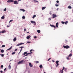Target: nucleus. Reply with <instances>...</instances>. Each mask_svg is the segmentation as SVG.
I'll list each match as a JSON object with an SVG mask.
<instances>
[{
	"label": "nucleus",
	"instance_id": "nucleus-1",
	"mask_svg": "<svg viewBox=\"0 0 73 73\" xmlns=\"http://www.w3.org/2000/svg\"><path fill=\"white\" fill-rule=\"evenodd\" d=\"M23 62H25V61L24 60H23L21 61H19L17 62V64H22Z\"/></svg>",
	"mask_w": 73,
	"mask_h": 73
},
{
	"label": "nucleus",
	"instance_id": "nucleus-2",
	"mask_svg": "<svg viewBox=\"0 0 73 73\" xmlns=\"http://www.w3.org/2000/svg\"><path fill=\"white\" fill-rule=\"evenodd\" d=\"M63 47L65 48H66V49H68L70 47L68 45H67L66 46H65V45H63Z\"/></svg>",
	"mask_w": 73,
	"mask_h": 73
},
{
	"label": "nucleus",
	"instance_id": "nucleus-3",
	"mask_svg": "<svg viewBox=\"0 0 73 73\" xmlns=\"http://www.w3.org/2000/svg\"><path fill=\"white\" fill-rule=\"evenodd\" d=\"M58 15H56V14H53L52 15V19H54L55 17H57Z\"/></svg>",
	"mask_w": 73,
	"mask_h": 73
},
{
	"label": "nucleus",
	"instance_id": "nucleus-4",
	"mask_svg": "<svg viewBox=\"0 0 73 73\" xmlns=\"http://www.w3.org/2000/svg\"><path fill=\"white\" fill-rule=\"evenodd\" d=\"M65 69L64 67H63V68L62 70H60V73H63V70Z\"/></svg>",
	"mask_w": 73,
	"mask_h": 73
},
{
	"label": "nucleus",
	"instance_id": "nucleus-5",
	"mask_svg": "<svg viewBox=\"0 0 73 73\" xmlns=\"http://www.w3.org/2000/svg\"><path fill=\"white\" fill-rule=\"evenodd\" d=\"M14 2V1L12 0H8V1H7V2L8 3L13 2Z\"/></svg>",
	"mask_w": 73,
	"mask_h": 73
},
{
	"label": "nucleus",
	"instance_id": "nucleus-6",
	"mask_svg": "<svg viewBox=\"0 0 73 73\" xmlns=\"http://www.w3.org/2000/svg\"><path fill=\"white\" fill-rule=\"evenodd\" d=\"M24 44V43H20V44H17V45H16V46H20V45H22V44Z\"/></svg>",
	"mask_w": 73,
	"mask_h": 73
},
{
	"label": "nucleus",
	"instance_id": "nucleus-7",
	"mask_svg": "<svg viewBox=\"0 0 73 73\" xmlns=\"http://www.w3.org/2000/svg\"><path fill=\"white\" fill-rule=\"evenodd\" d=\"M50 25L51 27H53L54 28H56V26L54 25H51V24H50Z\"/></svg>",
	"mask_w": 73,
	"mask_h": 73
},
{
	"label": "nucleus",
	"instance_id": "nucleus-8",
	"mask_svg": "<svg viewBox=\"0 0 73 73\" xmlns=\"http://www.w3.org/2000/svg\"><path fill=\"white\" fill-rule=\"evenodd\" d=\"M14 4H15V5L18 4V3L17 2V1H15L14 2Z\"/></svg>",
	"mask_w": 73,
	"mask_h": 73
},
{
	"label": "nucleus",
	"instance_id": "nucleus-9",
	"mask_svg": "<svg viewBox=\"0 0 73 73\" xmlns=\"http://www.w3.org/2000/svg\"><path fill=\"white\" fill-rule=\"evenodd\" d=\"M29 66L30 67H32L33 66V65L31 64V63L29 62Z\"/></svg>",
	"mask_w": 73,
	"mask_h": 73
},
{
	"label": "nucleus",
	"instance_id": "nucleus-10",
	"mask_svg": "<svg viewBox=\"0 0 73 73\" xmlns=\"http://www.w3.org/2000/svg\"><path fill=\"white\" fill-rule=\"evenodd\" d=\"M58 23L57 22V23L56 24V28L58 27Z\"/></svg>",
	"mask_w": 73,
	"mask_h": 73
},
{
	"label": "nucleus",
	"instance_id": "nucleus-11",
	"mask_svg": "<svg viewBox=\"0 0 73 73\" xmlns=\"http://www.w3.org/2000/svg\"><path fill=\"white\" fill-rule=\"evenodd\" d=\"M6 32V31L5 30H4L3 31H2V32H1L2 33H3Z\"/></svg>",
	"mask_w": 73,
	"mask_h": 73
},
{
	"label": "nucleus",
	"instance_id": "nucleus-12",
	"mask_svg": "<svg viewBox=\"0 0 73 73\" xmlns=\"http://www.w3.org/2000/svg\"><path fill=\"white\" fill-rule=\"evenodd\" d=\"M31 22L33 24H34L35 23V21H31Z\"/></svg>",
	"mask_w": 73,
	"mask_h": 73
},
{
	"label": "nucleus",
	"instance_id": "nucleus-13",
	"mask_svg": "<svg viewBox=\"0 0 73 73\" xmlns=\"http://www.w3.org/2000/svg\"><path fill=\"white\" fill-rule=\"evenodd\" d=\"M5 15H3V16H2V17H1V19H5Z\"/></svg>",
	"mask_w": 73,
	"mask_h": 73
},
{
	"label": "nucleus",
	"instance_id": "nucleus-14",
	"mask_svg": "<svg viewBox=\"0 0 73 73\" xmlns=\"http://www.w3.org/2000/svg\"><path fill=\"white\" fill-rule=\"evenodd\" d=\"M1 52L2 53H3L4 52V50L3 49L1 50Z\"/></svg>",
	"mask_w": 73,
	"mask_h": 73
},
{
	"label": "nucleus",
	"instance_id": "nucleus-15",
	"mask_svg": "<svg viewBox=\"0 0 73 73\" xmlns=\"http://www.w3.org/2000/svg\"><path fill=\"white\" fill-rule=\"evenodd\" d=\"M68 8L69 9H71L72 8L70 5L68 6Z\"/></svg>",
	"mask_w": 73,
	"mask_h": 73
},
{
	"label": "nucleus",
	"instance_id": "nucleus-16",
	"mask_svg": "<svg viewBox=\"0 0 73 73\" xmlns=\"http://www.w3.org/2000/svg\"><path fill=\"white\" fill-rule=\"evenodd\" d=\"M36 17V15H33V16L32 17V18L33 19H34L35 17Z\"/></svg>",
	"mask_w": 73,
	"mask_h": 73
},
{
	"label": "nucleus",
	"instance_id": "nucleus-17",
	"mask_svg": "<svg viewBox=\"0 0 73 73\" xmlns=\"http://www.w3.org/2000/svg\"><path fill=\"white\" fill-rule=\"evenodd\" d=\"M46 7H42V10H44V9H46Z\"/></svg>",
	"mask_w": 73,
	"mask_h": 73
},
{
	"label": "nucleus",
	"instance_id": "nucleus-18",
	"mask_svg": "<svg viewBox=\"0 0 73 73\" xmlns=\"http://www.w3.org/2000/svg\"><path fill=\"white\" fill-rule=\"evenodd\" d=\"M27 39H29L30 38V37L29 36H28L26 37Z\"/></svg>",
	"mask_w": 73,
	"mask_h": 73
},
{
	"label": "nucleus",
	"instance_id": "nucleus-19",
	"mask_svg": "<svg viewBox=\"0 0 73 73\" xmlns=\"http://www.w3.org/2000/svg\"><path fill=\"white\" fill-rule=\"evenodd\" d=\"M37 32L38 33H40V30H38L37 31Z\"/></svg>",
	"mask_w": 73,
	"mask_h": 73
},
{
	"label": "nucleus",
	"instance_id": "nucleus-20",
	"mask_svg": "<svg viewBox=\"0 0 73 73\" xmlns=\"http://www.w3.org/2000/svg\"><path fill=\"white\" fill-rule=\"evenodd\" d=\"M17 39L16 38V37H15L13 39V41H15Z\"/></svg>",
	"mask_w": 73,
	"mask_h": 73
},
{
	"label": "nucleus",
	"instance_id": "nucleus-21",
	"mask_svg": "<svg viewBox=\"0 0 73 73\" xmlns=\"http://www.w3.org/2000/svg\"><path fill=\"white\" fill-rule=\"evenodd\" d=\"M27 54V52H25L23 53V55H25Z\"/></svg>",
	"mask_w": 73,
	"mask_h": 73
},
{
	"label": "nucleus",
	"instance_id": "nucleus-22",
	"mask_svg": "<svg viewBox=\"0 0 73 73\" xmlns=\"http://www.w3.org/2000/svg\"><path fill=\"white\" fill-rule=\"evenodd\" d=\"M9 69H11V65H9Z\"/></svg>",
	"mask_w": 73,
	"mask_h": 73
},
{
	"label": "nucleus",
	"instance_id": "nucleus-23",
	"mask_svg": "<svg viewBox=\"0 0 73 73\" xmlns=\"http://www.w3.org/2000/svg\"><path fill=\"white\" fill-rule=\"evenodd\" d=\"M39 67L40 68H42V65H40L39 66Z\"/></svg>",
	"mask_w": 73,
	"mask_h": 73
},
{
	"label": "nucleus",
	"instance_id": "nucleus-24",
	"mask_svg": "<svg viewBox=\"0 0 73 73\" xmlns=\"http://www.w3.org/2000/svg\"><path fill=\"white\" fill-rule=\"evenodd\" d=\"M12 46H11V47H10V48L7 49V50H9L11 49H12Z\"/></svg>",
	"mask_w": 73,
	"mask_h": 73
},
{
	"label": "nucleus",
	"instance_id": "nucleus-25",
	"mask_svg": "<svg viewBox=\"0 0 73 73\" xmlns=\"http://www.w3.org/2000/svg\"><path fill=\"white\" fill-rule=\"evenodd\" d=\"M59 61L58 60H57L56 61V64H58V62H59Z\"/></svg>",
	"mask_w": 73,
	"mask_h": 73
},
{
	"label": "nucleus",
	"instance_id": "nucleus-26",
	"mask_svg": "<svg viewBox=\"0 0 73 73\" xmlns=\"http://www.w3.org/2000/svg\"><path fill=\"white\" fill-rule=\"evenodd\" d=\"M68 23V21H66L65 23V24L66 25H67V24Z\"/></svg>",
	"mask_w": 73,
	"mask_h": 73
},
{
	"label": "nucleus",
	"instance_id": "nucleus-27",
	"mask_svg": "<svg viewBox=\"0 0 73 73\" xmlns=\"http://www.w3.org/2000/svg\"><path fill=\"white\" fill-rule=\"evenodd\" d=\"M24 48V46H21L20 47V48H21V50H22V48Z\"/></svg>",
	"mask_w": 73,
	"mask_h": 73
},
{
	"label": "nucleus",
	"instance_id": "nucleus-28",
	"mask_svg": "<svg viewBox=\"0 0 73 73\" xmlns=\"http://www.w3.org/2000/svg\"><path fill=\"white\" fill-rule=\"evenodd\" d=\"M55 5L56 7H58L59 6V5H58L57 4H56Z\"/></svg>",
	"mask_w": 73,
	"mask_h": 73
},
{
	"label": "nucleus",
	"instance_id": "nucleus-29",
	"mask_svg": "<svg viewBox=\"0 0 73 73\" xmlns=\"http://www.w3.org/2000/svg\"><path fill=\"white\" fill-rule=\"evenodd\" d=\"M72 56V54H70L69 55V56L70 57Z\"/></svg>",
	"mask_w": 73,
	"mask_h": 73
},
{
	"label": "nucleus",
	"instance_id": "nucleus-30",
	"mask_svg": "<svg viewBox=\"0 0 73 73\" xmlns=\"http://www.w3.org/2000/svg\"><path fill=\"white\" fill-rule=\"evenodd\" d=\"M69 56H68V57H66V58L68 60H69Z\"/></svg>",
	"mask_w": 73,
	"mask_h": 73
},
{
	"label": "nucleus",
	"instance_id": "nucleus-31",
	"mask_svg": "<svg viewBox=\"0 0 73 73\" xmlns=\"http://www.w3.org/2000/svg\"><path fill=\"white\" fill-rule=\"evenodd\" d=\"M5 47V46L4 45H2V47Z\"/></svg>",
	"mask_w": 73,
	"mask_h": 73
},
{
	"label": "nucleus",
	"instance_id": "nucleus-32",
	"mask_svg": "<svg viewBox=\"0 0 73 73\" xmlns=\"http://www.w3.org/2000/svg\"><path fill=\"white\" fill-rule=\"evenodd\" d=\"M22 18L23 19H24L25 18V17L24 16H23L22 17Z\"/></svg>",
	"mask_w": 73,
	"mask_h": 73
},
{
	"label": "nucleus",
	"instance_id": "nucleus-33",
	"mask_svg": "<svg viewBox=\"0 0 73 73\" xmlns=\"http://www.w3.org/2000/svg\"><path fill=\"white\" fill-rule=\"evenodd\" d=\"M34 2H36V3H38V1L37 0H34Z\"/></svg>",
	"mask_w": 73,
	"mask_h": 73
},
{
	"label": "nucleus",
	"instance_id": "nucleus-34",
	"mask_svg": "<svg viewBox=\"0 0 73 73\" xmlns=\"http://www.w3.org/2000/svg\"><path fill=\"white\" fill-rule=\"evenodd\" d=\"M61 23L62 24H64L65 23V22L64 21H61Z\"/></svg>",
	"mask_w": 73,
	"mask_h": 73
},
{
	"label": "nucleus",
	"instance_id": "nucleus-35",
	"mask_svg": "<svg viewBox=\"0 0 73 73\" xmlns=\"http://www.w3.org/2000/svg\"><path fill=\"white\" fill-rule=\"evenodd\" d=\"M15 54V52H13V53H12V54L13 55L14 54Z\"/></svg>",
	"mask_w": 73,
	"mask_h": 73
},
{
	"label": "nucleus",
	"instance_id": "nucleus-36",
	"mask_svg": "<svg viewBox=\"0 0 73 73\" xmlns=\"http://www.w3.org/2000/svg\"><path fill=\"white\" fill-rule=\"evenodd\" d=\"M56 67H57L58 66H59V64L58 63H57L56 64Z\"/></svg>",
	"mask_w": 73,
	"mask_h": 73
},
{
	"label": "nucleus",
	"instance_id": "nucleus-37",
	"mask_svg": "<svg viewBox=\"0 0 73 73\" xmlns=\"http://www.w3.org/2000/svg\"><path fill=\"white\" fill-rule=\"evenodd\" d=\"M6 10H7V8H5V9H4V11H6Z\"/></svg>",
	"mask_w": 73,
	"mask_h": 73
},
{
	"label": "nucleus",
	"instance_id": "nucleus-38",
	"mask_svg": "<svg viewBox=\"0 0 73 73\" xmlns=\"http://www.w3.org/2000/svg\"><path fill=\"white\" fill-rule=\"evenodd\" d=\"M13 21V20H12V19L10 20V21H9V23H11V22Z\"/></svg>",
	"mask_w": 73,
	"mask_h": 73
},
{
	"label": "nucleus",
	"instance_id": "nucleus-39",
	"mask_svg": "<svg viewBox=\"0 0 73 73\" xmlns=\"http://www.w3.org/2000/svg\"><path fill=\"white\" fill-rule=\"evenodd\" d=\"M48 20L49 21H51V18H48Z\"/></svg>",
	"mask_w": 73,
	"mask_h": 73
},
{
	"label": "nucleus",
	"instance_id": "nucleus-40",
	"mask_svg": "<svg viewBox=\"0 0 73 73\" xmlns=\"http://www.w3.org/2000/svg\"><path fill=\"white\" fill-rule=\"evenodd\" d=\"M56 2L57 3H59V1L58 0H57V1H56Z\"/></svg>",
	"mask_w": 73,
	"mask_h": 73
},
{
	"label": "nucleus",
	"instance_id": "nucleus-41",
	"mask_svg": "<svg viewBox=\"0 0 73 73\" xmlns=\"http://www.w3.org/2000/svg\"><path fill=\"white\" fill-rule=\"evenodd\" d=\"M28 55H29V53H27L25 55V56H27Z\"/></svg>",
	"mask_w": 73,
	"mask_h": 73
},
{
	"label": "nucleus",
	"instance_id": "nucleus-42",
	"mask_svg": "<svg viewBox=\"0 0 73 73\" xmlns=\"http://www.w3.org/2000/svg\"><path fill=\"white\" fill-rule=\"evenodd\" d=\"M27 43L30 44V43H31V42H30V41H27Z\"/></svg>",
	"mask_w": 73,
	"mask_h": 73
},
{
	"label": "nucleus",
	"instance_id": "nucleus-43",
	"mask_svg": "<svg viewBox=\"0 0 73 73\" xmlns=\"http://www.w3.org/2000/svg\"><path fill=\"white\" fill-rule=\"evenodd\" d=\"M4 56V54H2L1 55V56L2 57H3Z\"/></svg>",
	"mask_w": 73,
	"mask_h": 73
},
{
	"label": "nucleus",
	"instance_id": "nucleus-44",
	"mask_svg": "<svg viewBox=\"0 0 73 73\" xmlns=\"http://www.w3.org/2000/svg\"><path fill=\"white\" fill-rule=\"evenodd\" d=\"M21 51H22L21 49L20 50V52H19V54H20L21 52Z\"/></svg>",
	"mask_w": 73,
	"mask_h": 73
},
{
	"label": "nucleus",
	"instance_id": "nucleus-45",
	"mask_svg": "<svg viewBox=\"0 0 73 73\" xmlns=\"http://www.w3.org/2000/svg\"><path fill=\"white\" fill-rule=\"evenodd\" d=\"M35 62L36 63H38L39 62L38 61H35Z\"/></svg>",
	"mask_w": 73,
	"mask_h": 73
},
{
	"label": "nucleus",
	"instance_id": "nucleus-46",
	"mask_svg": "<svg viewBox=\"0 0 73 73\" xmlns=\"http://www.w3.org/2000/svg\"><path fill=\"white\" fill-rule=\"evenodd\" d=\"M1 68H3V65H1Z\"/></svg>",
	"mask_w": 73,
	"mask_h": 73
},
{
	"label": "nucleus",
	"instance_id": "nucleus-47",
	"mask_svg": "<svg viewBox=\"0 0 73 73\" xmlns=\"http://www.w3.org/2000/svg\"><path fill=\"white\" fill-rule=\"evenodd\" d=\"M32 53V52H30V53H28L29 54H31Z\"/></svg>",
	"mask_w": 73,
	"mask_h": 73
},
{
	"label": "nucleus",
	"instance_id": "nucleus-48",
	"mask_svg": "<svg viewBox=\"0 0 73 73\" xmlns=\"http://www.w3.org/2000/svg\"><path fill=\"white\" fill-rule=\"evenodd\" d=\"M51 59V58H48V61H49Z\"/></svg>",
	"mask_w": 73,
	"mask_h": 73
},
{
	"label": "nucleus",
	"instance_id": "nucleus-49",
	"mask_svg": "<svg viewBox=\"0 0 73 73\" xmlns=\"http://www.w3.org/2000/svg\"><path fill=\"white\" fill-rule=\"evenodd\" d=\"M33 51V49H31V50H30V52H31Z\"/></svg>",
	"mask_w": 73,
	"mask_h": 73
},
{
	"label": "nucleus",
	"instance_id": "nucleus-50",
	"mask_svg": "<svg viewBox=\"0 0 73 73\" xmlns=\"http://www.w3.org/2000/svg\"><path fill=\"white\" fill-rule=\"evenodd\" d=\"M22 11L23 12H25V10L24 9H23V10H22Z\"/></svg>",
	"mask_w": 73,
	"mask_h": 73
},
{
	"label": "nucleus",
	"instance_id": "nucleus-51",
	"mask_svg": "<svg viewBox=\"0 0 73 73\" xmlns=\"http://www.w3.org/2000/svg\"><path fill=\"white\" fill-rule=\"evenodd\" d=\"M23 9H20V10L21 11H23Z\"/></svg>",
	"mask_w": 73,
	"mask_h": 73
},
{
	"label": "nucleus",
	"instance_id": "nucleus-52",
	"mask_svg": "<svg viewBox=\"0 0 73 73\" xmlns=\"http://www.w3.org/2000/svg\"><path fill=\"white\" fill-rule=\"evenodd\" d=\"M49 14L50 15H52V13L51 12H50Z\"/></svg>",
	"mask_w": 73,
	"mask_h": 73
},
{
	"label": "nucleus",
	"instance_id": "nucleus-53",
	"mask_svg": "<svg viewBox=\"0 0 73 73\" xmlns=\"http://www.w3.org/2000/svg\"><path fill=\"white\" fill-rule=\"evenodd\" d=\"M34 38H37V36H35L34 37Z\"/></svg>",
	"mask_w": 73,
	"mask_h": 73
},
{
	"label": "nucleus",
	"instance_id": "nucleus-54",
	"mask_svg": "<svg viewBox=\"0 0 73 73\" xmlns=\"http://www.w3.org/2000/svg\"><path fill=\"white\" fill-rule=\"evenodd\" d=\"M6 69H7L6 68H5L4 69V71H5L6 70Z\"/></svg>",
	"mask_w": 73,
	"mask_h": 73
},
{
	"label": "nucleus",
	"instance_id": "nucleus-55",
	"mask_svg": "<svg viewBox=\"0 0 73 73\" xmlns=\"http://www.w3.org/2000/svg\"><path fill=\"white\" fill-rule=\"evenodd\" d=\"M7 27H10V26H8V25H7Z\"/></svg>",
	"mask_w": 73,
	"mask_h": 73
},
{
	"label": "nucleus",
	"instance_id": "nucleus-56",
	"mask_svg": "<svg viewBox=\"0 0 73 73\" xmlns=\"http://www.w3.org/2000/svg\"><path fill=\"white\" fill-rule=\"evenodd\" d=\"M26 30V29H24V31H25Z\"/></svg>",
	"mask_w": 73,
	"mask_h": 73
},
{
	"label": "nucleus",
	"instance_id": "nucleus-57",
	"mask_svg": "<svg viewBox=\"0 0 73 73\" xmlns=\"http://www.w3.org/2000/svg\"><path fill=\"white\" fill-rule=\"evenodd\" d=\"M17 49H16L15 50V51H17Z\"/></svg>",
	"mask_w": 73,
	"mask_h": 73
},
{
	"label": "nucleus",
	"instance_id": "nucleus-58",
	"mask_svg": "<svg viewBox=\"0 0 73 73\" xmlns=\"http://www.w3.org/2000/svg\"><path fill=\"white\" fill-rule=\"evenodd\" d=\"M1 73H3V71H1Z\"/></svg>",
	"mask_w": 73,
	"mask_h": 73
},
{
	"label": "nucleus",
	"instance_id": "nucleus-59",
	"mask_svg": "<svg viewBox=\"0 0 73 73\" xmlns=\"http://www.w3.org/2000/svg\"><path fill=\"white\" fill-rule=\"evenodd\" d=\"M66 40V42H67V40Z\"/></svg>",
	"mask_w": 73,
	"mask_h": 73
},
{
	"label": "nucleus",
	"instance_id": "nucleus-60",
	"mask_svg": "<svg viewBox=\"0 0 73 73\" xmlns=\"http://www.w3.org/2000/svg\"><path fill=\"white\" fill-rule=\"evenodd\" d=\"M27 33H29V32H27Z\"/></svg>",
	"mask_w": 73,
	"mask_h": 73
},
{
	"label": "nucleus",
	"instance_id": "nucleus-61",
	"mask_svg": "<svg viewBox=\"0 0 73 73\" xmlns=\"http://www.w3.org/2000/svg\"><path fill=\"white\" fill-rule=\"evenodd\" d=\"M58 9H59L58 8H57V10L58 11Z\"/></svg>",
	"mask_w": 73,
	"mask_h": 73
},
{
	"label": "nucleus",
	"instance_id": "nucleus-62",
	"mask_svg": "<svg viewBox=\"0 0 73 73\" xmlns=\"http://www.w3.org/2000/svg\"><path fill=\"white\" fill-rule=\"evenodd\" d=\"M1 31H0V35H1Z\"/></svg>",
	"mask_w": 73,
	"mask_h": 73
},
{
	"label": "nucleus",
	"instance_id": "nucleus-63",
	"mask_svg": "<svg viewBox=\"0 0 73 73\" xmlns=\"http://www.w3.org/2000/svg\"><path fill=\"white\" fill-rule=\"evenodd\" d=\"M55 62V60H54L53 61V62Z\"/></svg>",
	"mask_w": 73,
	"mask_h": 73
},
{
	"label": "nucleus",
	"instance_id": "nucleus-64",
	"mask_svg": "<svg viewBox=\"0 0 73 73\" xmlns=\"http://www.w3.org/2000/svg\"><path fill=\"white\" fill-rule=\"evenodd\" d=\"M71 52H72V50H71Z\"/></svg>",
	"mask_w": 73,
	"mask_h": 73
}]
</instances>
